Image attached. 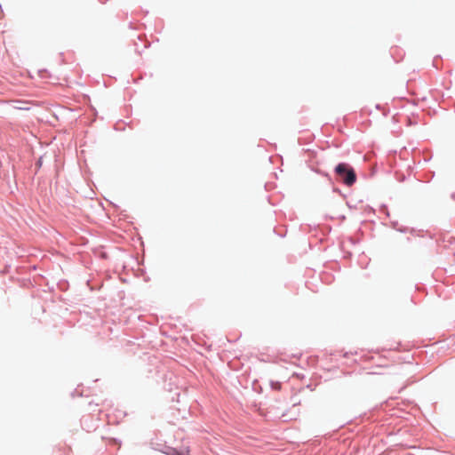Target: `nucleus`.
I'll list each match as a JSON object with an SVG mask.
<instances>
[{
  "label": "nucleus",
  "mask_w": 455,
  "mask_h": 455,
  "mask_svg": "<svg viewBox=\"0 0 455 455\" xmlns=\"http://www.w3.org/2000/svg\"><path fill=\"white\" fill-rule=\"evenodd\" d=\"M335 172L342 182L348 187L352 186L356 180L354 169L347 164H339L335 168Z\"/></svg>",
  "instance_id": "obj_1"
},
{
  "label": "nucleus",
  "mask_w": 455,
  "mask_h": 455,
  "mask_svg": "<svg viewBox=\"0 0 455 455\" xmlns=\"http://www.w3.org/2000/svg\"><path fill=\"white\" fill-rule=\"evenodd\" d=\"M453 253H454V255H455V245H454V248H453Z\"/></svg>",
  "instance_id": "obj_2"
}]
</instances>
